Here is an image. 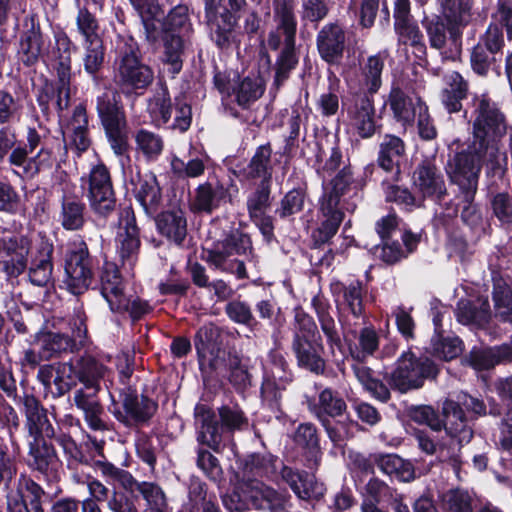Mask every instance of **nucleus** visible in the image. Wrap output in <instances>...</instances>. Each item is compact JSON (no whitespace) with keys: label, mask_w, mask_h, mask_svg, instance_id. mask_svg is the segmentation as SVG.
<instances>
[{"label":"nucleus","mask_w":512,"mask_h":512,"mask_svg":"<svg viewBox=\"0 0 512 512\" xmlns=\"http://www.w3.org/2000/svg\"><path fill=\"white\" fill-rule=\"evenodd\" d=\"M271 155L270 145L259 146L250 163L241 171V176L244 179L261 178V182L270 183L272 176Z\"/></svg>","instance_id":"obj_36"},{"label":"nucleus","mask_w":512,"mask_h":512,"mask_svg":"<svg viewBox=\"0 0 512 512\" xmlns=\"http://www.w3.org/2000/svg\"><path fill=\"white\" fill-rule=\"evenodd\" d=\"M387 56L386 52L371 55L361 68L363 85L370 94H375L382 85L381 76Z\"/></svg>","instance_id":"obj_38"},{"label":"nucleus","mask_w":512,"mask_h":512,"mask_svg":"<svg viewBox=\"0 0 512 512\" xmlns=\"http://www.w3.org/2000/svg\"><path fill=\"white\" fill-rule=\"evenodd\" d=\"M394 29L398 35L399 43L405 45L409 44L417 48L420 52L424 51L423 35L412 18L394 22Z\"/></svg>","instance_id":"obj_57"},{"label":"nucleus","mask_w":512,"mask_h":512,"mask_svg":"<svg viewBox=\"0 0 512 512\" xmlns=\"http://www.w3.org/2000/svg\"><path fill=\"white\" fill-rule=\"evenodd\" d=\"M59 220L66 230H79L85 223V204L75 197H64Z\"/></svg>","instance_id":"obj_42"},{"label":"nucleus","mask_w":512,"mask_h":512,"mask_svg":"<svg viewBox=\"0 0 512 512\" xmlns=\"http://www.w3.org/2000/svg\"><path fill=\"white\" fill-rule=\"evenodd\" d=\"M147 111L156 126L164 125L170 120L172 104L166 88H162L149 100Z\"/></svg>","instance_id":"obj_48"},{"label":"nucleus","mask_w":512,"mask_h":512,"mask_svg":"<svg viewBox=\"0 0 512 512\" xmlns=\"http://www.w3.org/2000/svg\"><path fill=\"white\" fill-rule=\"evenodd\" d=\"M19 454H13V449L9 451L5 440L0 437V485L9 488L11 481L15 478L17 468L15 458Z\"/></svg>","instance_id":"obj_61"},{"label":"nucleus","mask_w":512,"mask_h":512,"mask_svg":"<svg viewBox=\"0 0 512 512\" xmlns=\"http://www.w3.org/2000/svg\"><path fill=\"white\" fill-rule=\"evenodd\" d=\"M387 103L393 112L394 118L404 126L414 121L420 106H425L420 97L410 95L399 87L391 89Z\"/></svg>","instance_id":"obj_26"},{"label":"nucleus","mask_w":512,"mask_h":512,"mask_svg":"<svg viewBox=\"0 0 512 512\" xmlns=\"http://www.w3.org/2000/svg\"><path fill=\"white\" fill-rule=\"evenodd\" d=\"M316 42L319 55L325 62L338 63L344 52L345 32L337 23H328L318 32Z\"/></svg>","instance_id":"obj_23"},{"label":"nucleus","mask_w":512,"mask_h":512,"mask_svg":"<svg viewBox=\"0 0 512 512\" xmlns=\"http://www.w3.org/2000/svg\"><path fill=\"white\" fill-rule=\"evenodd\" d=\"M353 371L362 386L374 397L380 399L381 401H387L389 399V390L383 383L373 377L370 368L362 364H356L353 366Z\"/></svg>","instance_id":"obj_56"},{"label":"nucleus","mask_w":512,"mask_h":512,"mask_svg":"<svg viewBox=\"0 0 512 512\" xmlns=\"http://www.w3.org/2000/svg\"><path fill=\"white\" fill-rule=\"evenodd\" d=\"M114 241L122 266L131 269L138 259L141 241L136 217L130 207L122 209L119 213Z\"/></svg>","instance_id":"obj_11"},{"label":"nucleus","mask_w":512,"mask_h":512,"mask_svg":"<svg viewBox=\"0 0 512 512\" xmlns=\"http://www.w3.org/2000/svg\"><path fill=\"white\" fill-rule=\"evenodd\" d=\"M295 442L307 451L308 467L317 466L321 452L315 426L310 423L301 424L295 433Z\"/></svg>","instance_id":"obj_41"},{"label":"nucleus","mask_w":512,"mask_h":512,"mask_svg":"<svg viewBox=\"0 0 512 512\" xmlns=\"http://www.w3.org/2000/svg\"><path fill=\"white\" fill-rule=\"evenodd\" d=\"M100 293L114 313H123L129 308L130 293L114 264L104 266L100 279Z\"/></svg>","instance_id":"obj_15"},{"label":"nucleus","mask_w":512,"mask_h":512,"mask_svg":"<svg viewBox=\"0 0 512 512\" xmlns=\"http://www.w3.org/2000/svg\"><path fill=\"white\" fill-rule=\"evenodd\" d=\"M438 369L426 356H417L411 350L404 351L395 363L387 380L401 393L421 388L426 379L435 378Z\"/></svg>","instance_id":"obj_5"},{"label":"nucleus","mask_w":512,"mask_h":512,"mask_svg":"<svg viewBox=\"0 0 512 512\" xmlns=\"http://www.w3.org/2000/svg\"><path fill=\"white\" fill-rule=\"evenodd\" d=\"M492 297L496 316L504 321H510L512 319V286L502 278H494Z\"/></svg>","instance_id":"obj_44"},{"label":"nucleus","mask_w":512,"mask_h":512,"mask_svg":"<svg viewBox=\"0 0 512 512\" xmlns=\"http://www.w3.org/2000/svg\"><path fill=\"white\" fill-rule=\"evenodd\" d=\"M26 463L29 468L39 472L48 480L59 477L60 461L54 448L41 438H35L29 443Z\"/></svg>","instance_id":"obj_17"},{"label":"nucleus","mask_w":512,"mask_h":512,"mask_svg":"<svg viewBox=\"0 0 512 512\" xmlns=\"http://www.w3.org/2000/svg\"><path fill=\"white\" fill-rule=\"evenodd\" d=\"M93 259L84 241L74 242L67 253L65 262V284L74 294H82L93 280Z\"/></svg>","instance_id":"obj_9"},{"label":"nucleus","mask_w":512,"mask_h":512,"mask_svg":"<svg viewBox=\"0 0 512 512\" xmlns=\"http://www.w3.org/2000/svg\"><path fill=\"white\" fill-rule=\"evenodd\" d=\"M26 415V426L29 434L35 438L52 437L54 429L49 423L45 410L33 395H25L23 398Z\"/></svg>","instance_id":"obj_30"},{"label":"nucleus","mask_w":512,"mask_h":512,"mask_svg":"<svg viewBox=\"0 0 512 512\" xmlns=\"http://www.w3.org/2000/svg\"><path fill=\"white\" fill-rule=\"evenodd\" d=\"M241 482L242 491L247 497L250 508L274 509L285 506L288 501L285 493L277 492L257 479L241 480Z\"/></svg>","instance_id":"obj_22"},{"label":"nucleus","mask_w":512,"mask_h":512,"mask_svg":"<svg viewBox=\"0 0 512 512\" xmlns=\"http://www.w3.org/2000/svg\"><path fill=\"white\" fill-rule=\"evenodd\" d=\"M218 336V328L213 324L204 325L198 330L195 337V347L198 352L201 364L208 362L212 368L217 367L216 362H213L211 359L207 358L206 352L216 341Z\"/></svg>","instance_id":"obj_60"},{"label":"nucleus","mask_w":512,"mask_h":512,"mask_svg":"<svg viewBox=\"0 0 512 512\" xmlns=\"http://www.w3.org/2000/svg\"><path fill=\"white\" fill-rule=\"evenodd\" d=\"M43 37L38 30L31 29L25 32L20 41L18 50L19 59L26 65L35 64L42 51Z\"/></svg>","instance_id":"obj_47"},{"label":"nucleus","mask_w":512,"mask_h":512,"mask_svg":"<svg viewBox=\"0 0 512 512\" xmlns=\"http://www.w3.org/2000/svg\"><path fill=\"white\" fill-rule=\"evenodd\" d=\"M473 501L468 490L455 488L443 493L441 507L444 512H473Z\"/></svg>","instance_id":"obj_50"},{"label":"nucleus","mask_w":512,"mask_h":512,"mask_svg":"<svg viewBox=\"0 0 512 512\" xmlns=\"http://www.w3.org/2000/svg\"><path fill=\"white\" fill-rule=\"evenodd\" d=\"M413 185L423 198L439 201L446 195L444 177L437 167L429 162L419 165L413 173Z\"/></svg>","instance_id":"obj_20"},{"label":"nucleus","mask_w":512,"mask_h":512,"mask_svg":"<svg viewBox=\"0 0 512 512\" xmlns=\"http://www.w3.org/2000/svg\"><path fill=\"white\" fill-rule=\"evenodd\" d=\"M96 108L111 149L118 156L124 155L128 150L127 124L115 94L103 92L97 97Z\"/></svg>","instance_id":"obj_6"},{"label":"nucleus","mask_w":512,"mask_h":512,"mask_svg":"<svg viewBox=\"0 0 512 512\" xmlns=\"http://www.w3.org/2000/svg\"><path fill=\"white\" fill-rule=\"evenodd\" d=\"M346 110L350 126L360 137L369 138L375 133V109L369 97L365 95L354 97Z\"/></svg>","instance_id":"obj_21"},{"label":"nucleus","mask_w":512,"mask_h":512,"mask_svg":"<svg viewBox=\"0 0 512 512\" xmlns=\"http://www.w3.org/2000/svg\"><path fill=\"white\" fill-rule=\"evenodd\" d=\"M264 87L259 78H245L236 91V99L240 106H247L262 96Z\"/></svg>","instance_id":"obj_64"},{"label":"nucleus","mask_w":512,"mask_h":512,"mask_svg":"<svg viewBox=\"0 0 512 512\" xmlns=\"http://www.w3.org/2000/svg\"><path fill=\"white\" fill-rule=\"evenodd\" d=\"M292 350L297 358L298 365L316 374L322 373L325 361L321 357L323 345L320 337L293 340Z\"/></svg>","instance_id":"obj_28"},{"label":"nucleus","mask_w":512,"mask_h":512,"mask_svg":"<svg viewBox=\"0 0 512 512\" xmlns=\"http://www.w3.org/2000/svg\"><path fill=\"white\" fill-rule=\"evenodd\" d=\"M379 337L373 328H363L358 336V342L350 346V354L357 361H364L378 349Z\"/></svg>","instance_id":"obj_55"},{"label":"nucleus","mask_w":512,"mask_h":512,"mask_svg":"<svg viewBox=\"0 0 512 512\" xmlns=\"http://www.w3.org/2000/svg\"><path fill=\"white\" fill-rule=\"evenodd\" d=\"M444 79L446 88L441 93L442 104L449 113L459 112L468 93V83L456 71L446 74Z\"/></svg>","instance_id":"obj_35"},{"label":"nucleus","mask_w":512,"mask_h":512,"mask_svg":"<svg viewBox=\"0 0 512 512\" xmlns=\"http://www.w3.org/2000/svg\"><path fill=\"white\" fill-rule=\"evenodd\" d=\"M97 387L80 388L75 391L73 401L76 407L83 412L84 420L94 431L107 430V424L102 419L104 410L98 400Z\"/></svg>","instance_id":"obj_25"},{"label":"nucleus","mask_w":512,"mask_h":512,"mask_svg":"<svg viewBox=\"0 0 512 512\" xmlns=\"http://www.w3.org/2000/svg\"><path fill=\"white\" fill-rule=\"evenodd\" d=\"M164 42V62L169 65V72L172 77L178 74L182 69V51L183 42L179 35L175 33H166L163 37Z\"/></svg>","instance_id":"obj_51"},{"label":"nucleus","mask_w":512,"mask_h":512,"mask_svg":"<svg viewBox=\"0 0 512 512\" xmlns=\"http://www.w3.org/2000/svg\"><path fill=\"white\" fill-rule=\"evenodd\" d=\"M404 151V143L399 137L389 134L385 135L380 144L379 165L386 171L398 170Z\"/></svg>","instance_id":"obj_39"},{"label":"nucleus","mask_w":512,"mask_h":512,"mask_svg":"<svg viewBox=\"0 0 512 512\" xmlns=\"http://www.w3.org/2000/svg\"><path fill=\"white\" fill-rule=\"evenodd\" d=\"M83 65L85 71L95 77L102 68L105 57V48L102 40L83 43Z\"/></svg>","instance_id":"obj_58"},{"label":"nucleus","mask_w":512,"mask_h":512,"mask_svg":"<svg viewBox=\"0 0 512 512\" xmlns=\"http://www.w3.org/2000/svg\"><path fill=\"white\" fill-rule=\"evenodd\" d=\"M122 402L125 415L119 419L127 426L148 422L158 408L149 398L131 393L125 394Z\"/></svg>","instance_id":"obj_29"},{"label":"nucleus","mask_w":512,"mask_h":512,"mask_svg":"<svg viewBox=\"0 0 512 512\" xmlns=\"http://www.w3.org/2000/svg\"><path fill=\"white\" fill-rule=\"evenodd\" d=\"M347 405L344 399L331 388L323 389L317 399L309 402L311 413L320 421L324 422L341 416L346 411Z\"/></svg>","instance_id":"obj_31"},{"label":"nucleus","mask_w":512,"mask_h":512,"mask_svg":"<svg viewBox=\"0 0 512 512\" xmlns=\"http://www.w3.org/2000/svg\"><path fill=\"white\" fill-rule=\"evenodd\" d=\"M52 246L40 242L35 249L29 268V279L36 286L47 285L52 277L53 265L51 262Z\"/></svg>","instance_id":"obj_32"},{"label":"nucleus","mask_w":512,"mask_h":512,"mask_svg":"<svg viewBox=\"0 0 512 512\" xmlns=\"http://www.w3.org/2000/svg\"><path fill=\"white\" fill-rule=\"evenodd\" d=\"M474 413L476 416L486 414V406L482 400L472 397L464 392H459L456 399H446L442 410L445 416V430L452 437L459 438L460 442H469L473 432L467 422L463 409Z\"/></svg>","instance_id":"obj_7"},{"label":"nucleus","mask_w":512,"mask_h":512,"mask_svg":"<svg viewBox=\"0 0 512 512\" xmlns=\"http://www.w3.org/2000/svg\"><path fill=\"white\" fill-rule=\"evenodd\" d=\"M197 467L212 481L219 482L223 477V470L219 460L208 450L199 447L196 451Z\"/></svg>","instance_id":"obj_63"},{"label":"nucleus","mask_w":512,"mask_h":512,"mask_svg":"<svg viewBox=\"0 0 512 512\" xmlns=\"http://www.w3.org/2000/svg\"><path fill=\"white\" fill-rule=\"evenodd\" d=\"M43 488L31 478L21 474L15 487L6 494L8 512H44Z\"/></svg>","instance_id":"obj_12"},{"label":"nucleus","mask_w":512,"mask_h":512,"mask_svg":"<svg viewBox=\"0 0 512 512\" xmlns=\"http://www.w3.org/2000/svg\"><path fill=\"white\" fill-rule=\"evenodd\" d=\"M38 244L24 235L3 234L0 237V265L9 277H18L27 268Z\"/></svg>","instance_id":"obj_10"},{"label":"nucleus","mask_w":512,"mask_h":512,"mask_svg":"<svg viewBox=\"0 0 512 512\" xmlns=\"http://www.w3.org/2000/svg\"><path fill=\"white\" fill-rule=\"evenodd\" d=\"M205 487L203 482L191 480L188 502L183 506L182 512H220L216 505V497L208 495Z\"/></svg>","instance_id":"obj_37"},{"label":"nucleus","mask_w":512,"mask_h":512,"mask_svg":"<svg viewBox=\"0 0 512 512\" xmlns=\"http://www.w3.org/2000/svg\"><path fill=\"white\" fill-rule=\"evenodd\" d=\"M227 4L226 10L217 12L216 23H208L211 37L220 48L229 46L233 28L248 5L246 0H227Z\"/></svg>","instance_id":"obj_19"},{"label":"nucleus","mask_w":512,"mask_h":512,"mask_svg":"<svg viewBox=\"0 0 512 512\" xmlns=\"http://www.w3.org/2000/svg\"><path fill=\"white\" fill-rule=\"evenodd\" d=\"M35 341L44 359H50L57 354L71 350L74 345V341L69 336L54 332H41Z\"/></svg>","instance_id":"obj_40"},{"label":"nucleus","mask_w":512,"mask_h":512,"mask_svg":"<svg viewBox=\"0 0 512 512\" xmlns=\"http://www.w3.org/2000/svg\"><path fill=\"white\" fill-rule=\"evenodd\" d=\"M449 436V443L441 442L439 444H435L431 438L422 434H419L417 438L419 447L424 452L428 454L438 453V456L442 461L451 460L453 462H457V452L463 442H460L457 437Z\"/></svg>","instance_id":"obj_46"},{"label":"nucleus","mask_w":512,"mask_h":512,"mask_svg":"<svg viewBox=\"0 0 512 512\" xmlns=\"http://www.w3.org/2000/svg\"><path fill=\"white\" fill-rule=\"evenodd\" d=\"M269 362L272 367L266 372L264 377L261 393L263 400L274 409L279 410L282 391L292 380L291 374L286 371L287 363L284 356L278 351H271L269 354Z\"/></svg>","instance_id":"obj_13"},{"label":"nucleus","mask_w":512,"mask_h":512,"mask_svg":"<svg viewBox=\"0 0 512 512\" xmlns=\"http://www.w3.org/2000/svg\"><path fill=\"white\" fill-rule=\"evenodd\" d=\"M344 214L337 205L336 196H322L319 201L318 227L312 237L316 244L327 243L337 233Z\"/></svg>","instance_id":"obj_18"},{"label":"nucleus","mask_w":512,"mask_h":512,"mask_svg":"<svg viewBox=\"0 0 512 512\" xmlns=\"http://www.w3.org/2000/svg\"><path fill=\"white\" fill-rule=\"evenodd\" d=\"M76 30L83 43L102 40L99 21L86 7L79 8L75 18Z\"/></svg>","instance_id":"obj_53"},{"label":"nucleus","mask_w":512,"mask_h":512,"mask_svg":"<svg viewBox=\"0 0 512 512\" xmlns=\"http://www.w3.org/2000/svg\"><path fill=\"white\" fill-rule=\"evenodd\" d=\"M298 56L295 52V44L286 45L276 60V73L274 83L277 87L281 86L289 77L290 72L296 68Z\"/></svg>","instance_id":"obj_59"},{"label":"nucleus","mask_w":512,"mask_h":512,"mask_svg":"<svg viewBox=\"0 0 512 512\" xmlns=\"http://www.w3.org/2000/svg\"><path fill=\"white\" fill-rule=\"evenodd\" d=\"M457 320L465 325L482 327L491 318L490 305L487 298H478L476 301L460 300L456 309Z\"/></svg>","instance_id":"obj_34"},{"label":"nucleus","mask_w":512,"mask_h":512,"mask_svg":"<svg viewBox=\"0 0 512 512\" xmlns=\"http://www.w3.org/2000/svg\"><path fill=\"white\" fill-rule=\"evenodd\" d=\"M340 310L351 313L359 318L364 312L362 286L359 281L352 282L342 288V300L339 302Z\"/></svg>","instance_id":"obj_54"},{"label":"nucleus","mask_w":512,"mask_h":512,"mask_svg":"<svg viewBox=\"0 0 512 512\" xmlns=\"http://www.w3.org/2000/svg\"><path fill=\"white\" fill-rule=\"evenodd\" d=\"M143 23L146 39L156 42L159 38V27L163 11L156 0H129Z\"/></svg>","instance_id":"obj_33"},{"label":"nucleus","mask_w":512,"mask_h":512,"mask_svg":"<svg viewBox=\"0 0 512 512\" xmlns=\"http://www.w3.org/2000/svg\"><path fill=\"white\" fill-rule=\"evenodd\" d=\"M472 106V139L465 150L450 156L445 167L451 182L469 199L474 197L484 164L493 172H502L507 166V155L500 149L507 132L504 114L485 93L474 95Z\"/></svg>","instance_id":"obj_1"},{"label":"nucleus","mask_w":512,"mask_h":512,"mask_svg":"<svg viewBox=\"0 0 512 512\" xmlns=\"http://www.w3.org/2000/svg\"><path fill=\"white\" fill-rule=\"evenodd\" d=\"M78 381L85 388H99L98 381L104 375V366L92 356H83L74 363Z\"/></svg>","instance_id":"obj_45"},{"label":"nucleus","mask_w":512,"mask_h":512,"mask_svg":"<svg viewBox=\"0 0 512 512\" xmlns=\"http://www.w3.org/2000/svg\"><path fill=\"white\" fill-rule=\"evenodd\" d=\"M267 476L279 483L289 485L298 498L303 500L319 499L325 488L313 475L286 466L271 454L249 455L242 467L241 480L253 479L254 476Z\"/></svg>","instance_id":"obj_2"},{"label":"nucleus","mask_w":512,"mask_h":512,"mask_svg":"<svg viewBox=\"0 0 512 512\" xmlns=\"http://www.w3.org/2000/svg\"><path fill=\"white\" fill-rule=\"evenodd\" d=\"M238 187L231 181L225 185L205 182L195 189L190 208L193 212L211 214L222 202H232L238 194Z\"/></svg>","instance_id":"obj_14"},{"label":"nucleus","mask_w":512,"mask_h":512,"mask_svg":"<svg viewBox=\"0 0 512 512\" xmlns=\"http://www.w3.org/2000/svg\"><path fill=\"white\" fill-rule=\"evenodd\" d=\"M132 192L148 216H154L162 204V191L155 174L137 172L131 176Z\"/></svg>","instance_id":"obj_16"},{"label":"nucleus","mask_w":512,"mask_h":512,"mask_svg":"<svg viewBox=\"0 0 512 512\" xmlns=\"http://www.w3.org/2000/svg\"><path fill=\"white\" fill-rule=\"evenodd\" d=\"M274 21L276 31H271L267 38L270 49L277 50L281 44V35L284 37V44L292 45L296 42L297 20L293 7L282 3L275 8Z\"/></svg>","instance_id":"obj_24"},{"label":"nucleus","mask_w":512,"mask_h":512,"mask_svg":"<svg viewBox=\"0 0 512 512\" xmlns=\"http://www.w3.org/2000/svg\"><path fill=\"white\" fill-rule=\"evenodd\" d=\"M117 51V84L127 92L147 89L154 81V71L139 58L135 40L131 37H119Z\"/></svg>","instance_id":"obj_3"},{"label":"nucleus","mask_w":512,"mask_h":512,"mask_svg":"<svg viewBox=\"0 0 512 512\" xmlns=\"http://www.w3.org/2000/svg\"><path fill=\"white\" fill-rule=\"evenodd\" d=\"M155 222L158 232L168 240L177 245L184 241L187 235V219L181 208L174 207L161 212Z\"/></svg>","instance_id":"obj_27"},{"label":"nucleus","mask_w":512,"mask_h":512,"mask_svg":"<svg viewBox=\"0 0 512 512\" xmlns=\"http://www.w3.org/2000/svg\"><path fill=\"white\" fill-rule=\"evenodd\" d=\"M197 421L201 422L197 441L200 445H206L214 451H218L221 444L219 427L209 410L201 408L196 415Z\"/></svg>","instance_id":"obj_43"},{"label":"nucleus","mask_w":512,"mask_h":512,"mask_svg":"<svg viewBox=\"0 0 512 512\" xmlns=\"http://www.w3.org/2000/svg\"><path fill=\"white\" fill-rule=\"evenodd\" d=\"M78 381L77 372L73 362L58 363L53 384L59 396L68 392Z\"/></svg>","instance_id":"obj_62"},{"label":"nucleus","mask_w":512,"mask_h":512,"mask_svg":"<svg viewBox=\"0 0 512 512\" xmlns=\"http://www.w3.org/2000/svg\"><path fill=\"white\" fill-rule=\"evenodd\" d=\"M136 149L147 161L158 159L164 148L162 137L154 132L141 129L135 136Z\"/></svg>","instance_id":"obj_49"},{"label":"nucleus","mask_w":512,"mask_h":512,"mask_svg":"<svg viewBox=\"0 0 512 512\" xmlns=\"http://www.w3.org/2000/svg\"><path fill=\"white\" fill-rule=\"evenodd\" d=\"M81 187L94 213L106 217L114 211L116 198L108 168L103 163L94 165L89 174L81 177Z\"/></svg>","instance_id":"obj_8"},{"label":"nucleus","mask_w":512,"mask_h":512,"mask_svg":"<svg viewBox=\"0 0 512 512\" xmlns=\"http://www.w3.org/2000/svg\"><path fill=\"white\" fill-rule=\"evenodd\" d=\"M95 468L100 472L108 485L119 483L125 490L133 493L135 479L128 471L116 467L107 461H96Z\"/></svg>","instance_id":"obj_52"},{"label":"nucleus","mask_w":512,"mask_h":512,"mask_svg":"<svg viewBox=\"0 0 512 512\" xmlns=\"http://www.w3.org/2000/svg\"><path fill=\"white\" fill-rule=\"evenodd\" d=\"M251 249V240L247 235L234 233L215 243L211 249L204 250L203 259L215 269L244 279L247 277L244 260L235 256L247 257Z\"/></svg>","instance_id":"obj_4"}]
</instances>
